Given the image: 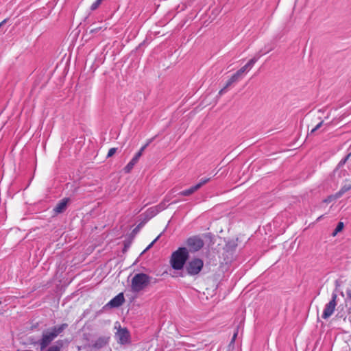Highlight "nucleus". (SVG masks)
Instances as JSON below:
<instances>
[{
  "instance_id": "f257e3e1",
  "label": "nucleus",
  "mask_w": 351,
  "mask_h": 351,
  "mask_svg": "<svg viewBox=\"0 0 351 351\" xmlns=\"http://www.w3.org/2000/svg\"><path fill=\"white\" fill-rule=\"evenodd\" d=\"M68 324L66 323L59 326H53L43 332L41 339L38 341L40 350L45 349L60 333L66 328Z\"/></svg>"
},
{
  "instance_id": "f03ea898",
  "label": "nucleus",
  "mask_w": 351,
  "mask_h": 351,
  "mask_svg": "<svg viewBox=\"0 0 351 351\" xmlns=\"http://www.w3.org/2000/svg\"><path fill=\"white\" fill-rule=\"evenodd\" d=\"M189 258V251L186 247H179L171 254L170 263L173 269H182Z\"/></svg>"
},
{
  "instance_id": "7ed1b4c3",
  "label": "nucleus",
  "mask_w": 351,
  "mask_h": 351,
  "mask_svg": "<svg viewBox=\"0 0 351 351\" xmlns=\"http://www.w3.org/2000/svg\"><path fill=\"white\" fill-rule=\"evenodd\" d=\"M151 278L143 273L136 274L131 281V290L134 293H138L143 290L150 282Z\"/></svg>"
},
{
  "instance_id": "20e7f679",
  "label": "nucleus",
  "mask_w": 351,
  "mask_h": 351,
  "mask_svg": "<svg viewBox=\"0 0 351 351\" xmlns=\"http://www.w3.org/2000/svg\"><path fill=\"white\" fill-rule=\"evenodd\" d=\"M337 297L336 291H333L330 300L324 306L322 315L323 319H327L334 313L337 304Z\"/></svg>"
},
{
  "instance_id": "39448f33",
  "label": "nucleus",
  "mask_w": 351,
  "mask_h": 351,
  "mask_svg": "<svg viewBox=\"0 0 351 351\" xmlns=\"http://www.w3.org/2000/svg\"><path fill=\"white\" fill-rule=\"evenodd\" d=\"M204 262L200 258H193L189 261L186 265V269L187 273L191 276L198 274L202 269Z\"/></svg>"
},
{
  "instance_id": "423d86ee",
  "label": "nucleus",
  "mask_w": 351,
  "mask_h": 351,
  "mask_svg": "<svg viewBox=\"0 0 351 351\" xmlns=\"http://www.w3.org/2000/svg\"><path fill=\"white\" fill-rule=\"evenodd\" d=\"M114 337L121 345H125L130 343V333L126 328H121L119 324L117 331L115 332Z\"/></svg>"
},
{
  "instance_id": "0eeeda50",
  "label": "nucleus",
  "mask_w": 351,
  "mask_h": 351,
  "mask_svg": "<svg viewBox=\"0 0 351 351\" xmlns=\"http://www.w3.org/2000/svg\"><path fill=\"white\" fill-rule=\"evenodd\" d=\"M171 195L169 194L165 197V201L161 202L160 204L149 208L145 212L146 216L149 218H152L155 215H156L158 213L165 210L167 208L166 202H168L171 199Z\"/></svg>"
},
{
  "instance_id": "6e6552de",
  "label": "nucleus",
  "mask_w": 351,
  "mask_h": 351,
  "mask_svg": "<svg viewBox=\"0 0 351 351\" xmlns=\"http://www.w3.org/2000/svg\"><path fill=\"white\" fill-rule=\"evenodd\" d=\"M186 245L190 251L197 252L204 246V241L197 237H192L187 239Z\"/></svg>"
},
{
  "instance_id": "1a4fd4ad",
  "label": "nucleus",
  "mask_w": 351,
  "mask_h": 351,
  "mask_svg": "<svg viewBox=\"0 0 351 351\" xmlns=\"http://www.w3.org/2000/svg\"><path fill=\"white\" fill-rule=\"evenodd\" d=\"M110 341L108 336H100L97 339L92 340L90 346L96 350H100L105 346H108Z\"/></svg>"
},
{
  "instance_id": "9d476101",
  "label": "nucleus",
  "mask_w": 351,
  "mask_h": 351,
  "mask_svg": "<svg viewBox=\"0 0 351 351\" xmlns=\"http://www.w3.org/2000/svg\"><path fill=\"white\" fill-rule=\"evenodd\" d=\"M258 57L253 58L249 60V62L241 67L239 70H238L234 74L239 78H242L243 75L248 72L254 65V64L257 62Z\"/></svg>"
},
{
  "instance_id": "9b49d317",
  "label": "nucleus",
  "mask_w": 351,
  "mask_h": 351,
  "mask_svg": "<svg viewBox=\"0 0 351 351\" xmlns=\"http://www.w3.org/2000/svg\"><path fill=\"white\" fill-rule=\"evenodd\" d=\"M125 302V298L123 293H119L117 295L110 300L105 307L117 308L121 306Z\"/></svg>"
},
{
  "instance_id": "f8f14e48",
  "label": "nucleus",
  "mask_w": 351,
  "mask_h": 351,
  "mask_svg": "<svg viewBox=\"0 0 351 351\" xmlns=\"http://www.w3.org/2000/svg\"><path fill=\"white\" fill-rule=\"evenodd\" d=\"M69 202V198H63L62 199H61L53 208V213L56 215L63 213L66 209Z\"/></svg>"
},
{
  "instance_id": "ddd939ff",
  "label": "nucleus",
  "mask_w": 351,
  "mask_h": 351,
  "mask_svg": "<svg viewBox=\"0 0 351 351\" xmlns=\"http://www.w3.org/2000/svg\"><path fill=\"white\" fill-rule=\"evenodd\" d=\"M350 189H351V184H345V185H343L340 189V190L338 192H337L335 193V197L340 198L344 193H346V192H348Z\"/></svg>"
},
{
  "instance_id": "4468645a",
  "label": "nucleus",
  "mask_w": 351,
  "mask_h": 351,
  "mask_svg": "<svg viewBox=\"0 0 351 351\" xmlns=\"http://www.w3.org/2000/svg\"><path fill=\"white\" fill-rule=\"evenodd\" d=\"M56 343V345L50 346L46 351H60L63 346V341L58 340Z\"/></svg>"
},
{
  "instance_id": "2eb2a0df",
  "label": "nucleus",
  "mask_w": 351,
  "mask_h": 351,
  "mask_svg": "<svg viewBox=\"0 0 351 351\" xmlns=\"http://www.w3.org/2000/svg\"><path fill=\"white\" fill-rule=\"evenodd\" d=\"M196 191H197V189L194 185L186 190L181 191L180 193H179V195H182V196H189L191 194H193V193H195Z\"/></svg>"
},
{
  "instance_id": "dca6fc26",
  "label": "nucleus",
  "mask_w": 351,
  "mask_h": 351,
  "mask_svg": "<svg viewBox=\"0 0 351 351\" xmlns=\"http://www.w3.org/2000/svg\"><path fill=\"white\" fill-rule=\"evenodd\" d=\"M138 162V160L136 158H132V159L128 162V164L124 167V171L125 173H130L131 170L133 169L134 166Z\"/></svg>"
},
{
  "instance_id": "f3484780",
  "label": "nucleus",
  "mask_w": 351,
  "mask_h": 351,
  "mask_svg": "<svg viewBox=\"0 0 351 351\" xmlns=\"http://www.w3.org/2000/svg\"><path fill=\"white\" fill-rule=\"evenodd\" d=\"M239 80V78L235 74L232 75V77L227 82L226 87L230 86L232 84L238 81Z\"/></svg>"
},
{
  "instance_id": "a211bd4d",
  "label": "nucleus",
  "mask_w": 351,
  "mask_h": 351,
  "mask_svg": "<svg viewBox=\"0 0 351 351\" xmlns=\"http://www.w3.org/2000/svg\"><path fill=\"white\" fill-rule=\"evenodd\" d=\"M210 180V178H202L200 181L195 184V186L197 187V190L199 189L203 185L206 184Z\"/></svg>"
},
{
  "instance_id": "6ab92c4d",
  "label": "nucleus",
  "mask_w": 351,
  "mask_h": 351,
  "mask_svg": "<svg viewBox=\"0 0 351 351\" xmlns=\"http://www.w3.org/2000/svg\"><path fill=\"white\" fill-rule=\"evenodd\" d=\"M103 0H96L90 6L91 10H95L101 5Z\"/></svg>"
},
{
  "instance_id": "aec40b11",
  "label": "nucleus",
  "mask_w": 351,
  "mask_h": 351,
  "mask_svg": "<svg viewBox=\"0 0 351 351\" xmlns=\"http://www.w3.org/2000/svg\"><path fill=\"white\" fill-rule=\"evenodd\" d=\"M351 156V152L348 154L346 157H344L343 159H341L340 160V162H339L338 164V167H342L343 165H344L346 164V162H347V160L349 159V158Z\"/></svg>"
},
{
  "instance_id": "412c9836",
  "label": "nucleus",
  "mask_w": 351,
  "mask_h": 351,
  "mask_svg": "<svg viewBox=\"0 0 351 351\" xmlns=\"http://www.w3.org/2000/svg\"><path fill=\"white\" fill-rule=\"evenodd\" d=\"M343 228V222H339L334 232H333V235H335L336 234H337V232L341 231Z\"/></svg>"
},
{
  "instance_id": "4be33fe9",
  "label": "nucleus",
  "mask_w": 351,
  "mask_h": 351,
  "mask_svg": "<svg viewBox=\"0 0 351 351\" xmlns=\"http://www.w3.org/2000/svg\"><path fill=\"white\" fill-rule=\"evenodd\" d=\"M335 194H334V195H331L328 196V197L324 200V202H327V203H329V202H332V201H334V200L337 199H339V197H335Z\"/></svg>"
},
{
  "instance_id": "5701e85b",
  "label": "nucleus",
  "mask_w": 351,
  "mask_h": 351,
  "mask_svg": "<svg viewBox=\"0 0 351 351\" xmlns=\"http://www.w3.org/2000/svg\"><path fill=\"white\" fill-rule=\"evenodd\" d=\"M152 141V139H149L147 143L144 145L141 149L138 152V153H141V154H143V152H144V150L146 149V147L151 143V142Z\"/></svg>"
},
{
  "instance_id": "b1692460",
  "label": "nucleus",
  "mask_w": 351,
  "mask_h": 351,
  "mask_svg": "<svg viewBox=\"0 0 351 351\" xmlns=\"http://www.w3.org/2000/svg\"><path fill=\"white\" fill-rule=\"evenodd\" d=\"M117 152V148H110L108 152V154H107V157L109 158V157H111L112 156Z\"/></svg>"
},
{
  "instance_id": "393cba45",
  "label": "nucleus",
  "mask_w": 351,
  "mask_h": 351,
  "mask_svg": "<svg viewBox=\"0 0 351 351\" xmlns=\"http://www.w3.org/2000/svg\"><path fill=\"white\" fill-rule=\"evenodd\" d=\"M322 125H323V121L319 122L314 128H313L311 131V134L314 133L316 130L319 129Z\"/></svg>"
},
{
  "instance_id": "a878e982",
  "label": "nucleus",
  "mask_w": 351,
  "mask_h": 351,
  "mask_svg": "<svg viewBox=\"0 0 351 351\" xmlns=\"http://www.w3.org/2000/svg\"><path fill=\"white\" fill-rule=\"evenodd\" d=\"M141 156H142V154L141 153L137 152L133 158H136V160H137L138 161V160Z\"/></svg>"
},
{
  "instance_id": "bb28decb",
  "label": "nucleus",
  "mask_w": 351,
  "mask_h": 351,
  "mask_svg": "<svg viewBox=\"0 0 351 351\" xmlns=\"http://www.w3.org/2000/svg\"><path fill=\"white\" fill-rule=\"evenodd\" d=\"M228 87H226V86L219 90V95H221L222 94H223L224 93H226V90Z\"/></svg>"
},
{
  "instance_id": "cd10ccee",
  "label": "nucleus",
  "mask_w": 351,
  "mask_h": 351,
  "mask_svg": "<svg viewBox=\"0 0 351 351\" xmlns=\"http://www.w3.org/2000/svg\"><path fill=\"white\" fill-rule=\"evenodd\" d=\"M158 237H159V236H158V237H156V239H154V241H152V243L148 245V247H147V249L150 248V247L153 245V244H154V243L158 240Z\"/></svg>"
},
{
  "instance_id": "c85d7f7f",
  "label": "nucleus",
  "mask_w": 351,
  "mask_h": 351,
  "mask_svg": "<svg viewBox=\"0 0 351 351\" xmlns=\"http://www.w3.org/2000/svg\"><path fill=\"white\" fill-rule=\"evenodd\" d=\"M7 21V19H4L3 21H2L1 23H0V27L1 26H3Z\"/></svg>"
},
{
  "instance_id": "c756f323",
  "label": "nucleus",
  "mask_w": 351,
  "mask_h": 351,
  "mask_svg": "<svg viewBox=\"0 0 351 351\" xmlns=\"http://www.w3.org/2000/svg\"><path fill=\"white\" fill-rule=\"evenodd\" d=\"M237 333H234L233 337H232V341H234L237 337Z\"/></svg>"
},
{
  "instance_id": "7c9ffc66",
  "label": "nucleus",
  "mask_w": 351,
  "mask_h": 351,
  "mask_svg": "<svg viewBox=\"0 0 351 351\" xmlns=\"http://www.w3.org/2000/svg\"><path fill=\"white\" fill-rule=\"evenodd\" d=\"M177 202H178V201L176 200V201L173 202L172 204H176Z\"/></svg>"
}]
</instances>
